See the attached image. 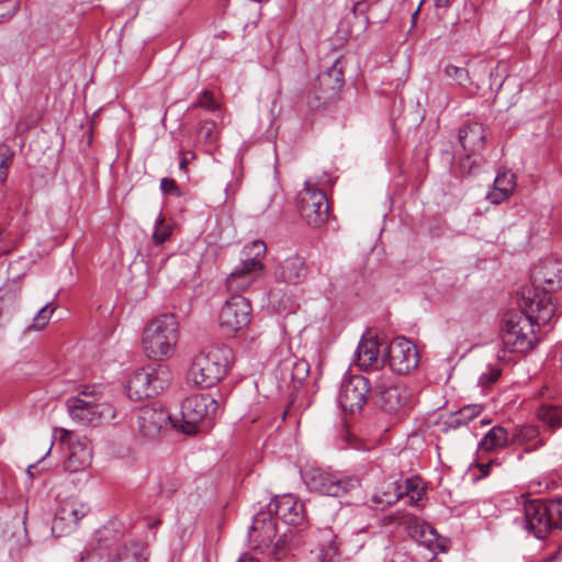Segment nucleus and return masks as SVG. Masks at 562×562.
Wrapping results in <instances>:
<instances>
[{"instance_id":"50","label":"nucleus","mask_w":562,"mask_h":562,"mask_svg":"<svg viewBox=\"0 0 562 562\" xmlns=\"http://www.w3.org/2000/svg\"><path fill=\"white\" fill-rule=\"evenodd\" d=\"M416 487L417 484L413 480H406L405 485H403L404 495L414 492Z\"/></svg>"},{"instance_id":"42","label":"nucleus","mask_w":562,"mask_h":562,"mask_svg":"<svg viewBox=\"0 0 562 562\" xmlns=\"http://www.w3.org/2000/svg\"><path fill=\"white\" fill-rule=\"evenodd\" d=\"M193 108H203L207 111L214 112L218 109V103L211 92L202 91L199 99L193 104Z\"/></svg>"},{"instance_id":"1","label":"nucleus","mask_w":562,"mask_h":562,"mask_svg":"<svg viewBox=\"0 0 562 562\" xmlns=\"http://www.w3.org/2000/svg\"><path fill=\"white\" fill-rule=\"evenodd\" d=\"M518 305L520 311H509L504 315L501 339L504 351L527 353L538 342L535 325L548 324L555 307L543 304L535 289H521Z\"/></svg>"},{"instance_id":"26","label":"nucleus","mask_w":562,"mask_h":562,"mask_svg":"<svg viewBox=\"0 0 562 562\" xmlns=\"http://www.w3.org/2000/svg\"><path fill=\"white\" fill-rule=\"evenodd\" d=\"M144 546L137 541L123 542L116 546L110 562H146Z\"/></svg>"},{"instance_id":"3","label":"nucleus","mask_w":562,"mask_h":562,"mask_svg":"<svg viewBox=\"0 0 562 562\" xmlns=\"http://www.w3.org/2000/svg\"><path fill=\"white\" fill-rule=\"evenodd\" d=\"M233 350L226 345H215L194 356L189 380L194 385L207 389L216 385L227 373Z\"/></svg>"},{"instance_id":"21","label":"nucleus","mask_w":562,"mask_h":562,"mask_svg":"<svg viewBox=\"0 0 562 562\" xmlns=\"http://www.w3.org/2000/svg\"><path fill=\"white\" fill-rule=\"evenodd\" d=\"M458 138L465 151L479 154L484 148L486 132L483 124L468 122L459 128Z\"/></svg>"},{"instance_id":"53","label":"nucleus","mask_w":562,"mask_h":562,"mask_svg":"<svg viewBox=\"0 0 562 562\" xmlns=\"http://www.w3.org/2000/svg\"><path fill=\"white\" fill-rule=\"evenodd\" d=\"M161 524V520L159 518L154 519L153 521L148 522L149 528H156Z\"/></svg>"},{"instance_id":"6","label":"nucleus","mask_w":562,"mask_h":562,"mask_svg":"<svg viewBox=\"0 0 562 562\" xmlns=\"http://www.w3.org/2000/svg\"><path fill=\"white\" fill-rule=\"evenodd\" d=\"M306 484L311 491L333 497L359 494L361 490L360 479L357 475L333 473L321 469H312L306 474Z\"/></svg>"},{"instance_id":"19","label":"nucleus","mask_w":562,"mask_h":562,"mask_svg":"<svg viewBox=\"0 0 562 562\" xmlns=\"http://www.w3.org/2000/svg\"><path fill=\"white\" fill-rule=\"evenodd\" d=\"M89 510V506L77 498L65 499L55 514L52 531L59 535L71 531Z\"/></svg>"},{"instance_id":"32","label":"nucleus","mask_w":562,"mask_h":562,"mask_svg":"<svg viewBox=\"0 0 562 562\" xmlns=\"http://www.w3.org/2000/svg\"><path fill=\"white\" fill-rule=\"evenodd\" d=\"M476 156L477 154L467 151V154L459 160L458 172L461 177L474 176L480 171L481 164Z\"/></svg>"},{"instance_id":"7","label":"nucleus","mask_w":562,"mask_h":562,"mask_svg":"<svg viewBox=\"0 0 562 562\" xmlns=\"http://www.w3.org/2000/svg\"><path fill=\"white\" fill-rule=\"evenodd\" d=\"M217 409L218 402L211 394H194L186 397L181 403L182 423L179 429L183 434H195L199 425L212 423Z\"/></svg>"},{"instance_id":"58","label":"nucleus","mask_w":562,"mask_h":562,"mask_svg":"<svg viewBox=\"0 0 562 562\" xmlns=\"http://www.w3.org/2000/svg\"><path fill=\"white\" fill-rule=\"evenodd\" d=\"M53 445H54V441H52L50 447L48 448L47 454L52 451Z\"/></svg>"},{"instance_id":"54","label":"nucleus","mask_w":562,"mask_h":562,"mask_svg":"<svg viewBox=\"0 0 562 562\" xmlns=\"http://www.w3.org/2000/svg\"><path fill=\"white\" fill-rule=\"evenodd\" d=\"M491 465H492V462H488L486 464H482L481 465V470H482L484 475H486L488 473L487 470H485V469H488Z\"/></svg>"},{"instance_id":"25","label":"nucleus","mask_w":562,"mask_h":562,"mask_svg":"<svg viewBox=\"0 0 562 562\" xmlns=\"http://www.w3.org/2000/svg\"><path fill=\"white\" fill-rule=\"evenodd\" d=\"M515 175L509 171H499L494 179L492 191L486 194V199L493 204H501L506 201L515 189Z\"/></svg>"},{"instance_id":"41","label":"nucleus","mask_w":562,"mask_h":562,"mask_svg":"<svg viewBox=\"0 0 562 562\" xmlns=\"http://www.w3.org/2000/svg\"><path fill=\"white\" fill-rule=\"evenodd\" d=\"M370 7L364 1H358L353 4L352 13L356 19H359V27L362 30H367L370 25L369 16L367 15V11Z\"/></svg>"},{"instance_id":"28","label":"nucleus","mask_w":562,"mask_h":562,"mask_svg":"<svg viewBox=\"0 0 562 562\" xmlns=\"http://www.w3.org/2000/svg\"><path fill=\"white\" fill-rule=\"evenodd\" d=\"M482 411L483 407L479 404L465 405L448 416L445 420V427L448 429H458L477 417Z\"/></svg>"},{"instance_id":"23","label":"nucleus","mask_w":562,"mask_h":562,"mask_svg":"<svg viewBox=\"0 0 562 562\" xmlns=\"http://www.w3.org/2000/svg\"><path fill=\"white\" fill-rule=\"evenodd\" d=\"M308 274L305 259L299 255L285 258L279 266V277L289 284L302 283Z\"/></svg>"},{"instance_id":"51","label":"nucleus","mask_w":562,"mask_h":562,"mask_svg":"<svg viewBox=\"0 0 562 562\" xmlns=\"http://www.w3.org/2000/svg\"><path fill=\"white\" fill-rule=\"evenodd\" d=\"M237 562H259V560L251 555L243 554Z\"/></svg>"},{"instance_id":"36","label":"nucleus","mask_w":562,"mask_h":562,"mask_svg":"<svg viewBox=\"0 0 562 562\" xmlns=\"http://www.w3.org/2000/svg\"><path fill=\"white\" fill-rule=\"evenodd\" d=\"M548 510L552 520V530H562V497L548 501Z\"/></svg>"},{"instance_id":"46","label":"nucleus","mask_w":562,"mask_h":562,"mask_svg":"<svg viewBox=\"0 0 562 562\" xmlns=\"http://www.w3.org/2000/svg\"><path fill=\"white\" fill-rule=\"evenodd\" d=\"M308 372V363L305 360H299L293 364L292 379L301 382L307 378Z\"/></svg>"},{"instance_id":"13","label":"nucleus","mask_w":562,"mask_h":562,"mask_svg":"<svg viewBox=\"0 0 562 562\" xmlns=\"http://www.w3.org/2000/svg\"><path fill=\"white\" fill-rule=\"evenodd\" d=\"M252 307L248 299L234 294L227 299L220 312L222 331L233 337L248 326L252 316Z\"/></svg>"},{"instance_id":"2","label":"nucleus","mask_w":562,"mask_h":562,"mask_svg":"<svg viewBox=\"0 0 562 562\" xmlns=\"http://www.w3.org/2000/svg\"><path fill=\"white\" fill-rule=\"evenodd\" d=\"M304 504L292 494L273 497L266 508L254 516L252 525L248 531L249 543L252 549L265 550L277 538V520L286 525L301 526L305 521Z\"/></svg>"},{"instance_id":"45","label":"nucleus","mask_w":562,"mask_h":562,"mask_svg":"<svg viewBox=\"0 0 562 562\" xmlns=\"http://www.w3.org/2000/svg\"><path fill=\"white\" fill-rule=\"evenodd\" d=\"M501 376V370L498 368H490L487 372L481 374L479 379V385L486 389L496 383Z\"/></svg>"},{"instance_id":"8","label":"nucleus","mask_w":562,"mask_h":562,"mask_svg":"<svg viewBox=\"0 0 562 562\" xmlns=\"http://www.w3.org/2000/svg\"><path fill=\"white\" fill-rule=\"evenodd\" d=\"M344 61L338 58L317 76L307 97L310 108L319 109L335 100L344 87Z\"/></svg>"},{"instance_id":"4","label":"nucleus","mask_w":562,"mask_h":562,"mask_svg":"<svg viewBox=\"0 0 562 562\" xmlns=\"http://www.w3.org/2000/svg\"><path fill=\"white\" fill-rule=\"evenodd\" d=\"M179 338V323L175 314L165 313L150 321L143 331V349L153 360L172 355Z\"/></svg>"},{"instance_id":"24","label":"nucleus","mask_w":562,"mask_h":562,"mask_svg":"<svg viewBox=\"0 0 562 562\" xmlns=\"http://www.w3.org/2000/svg\"><path fill=\"white\" fill-rule=\"evenodd\" d=\"M260 271L250 269L247 265L240 263L226 278V289L229 293L237 294L246 291L258 278Z\"/></svg>"},{"instance_id":"35","label":"nucleus","mask_w":562,"mask_h":562,"mask_svg":"<svg viewBox=\"0 0 562 562\" xmlns=\"http://www.w3.org/2000/svg\"><path fill=\"white\" fill-rule=\"evenodd\" d=\"M13 156V151L7 145H0V183L4 182L8 178Z\"/></svg>"},{"instance_id":"9","label":"nucleus","mask_w":562,"mask_h":562,"mask_svg":"<svg viewBox=\"0 0 562 562\" xmlns=\"http://www.w3.org/2000/svg\"><path fill=\"white\" fill-rule=\"evenodd\" d=\"M530 285L522 289H535L543 304L552 303L551 292L562 288V261L553 258H546L531 269Z\"/></svg>"},{"instance_id":"40","label":"nucleus","mask_w":562,"mask_h":562,"mask_svg":"<svg viewBox=\"0 0 562 562\" xmlns=\"http://www.w3.org/2000/svg\"><path fill=\"white\" fill-rule=\"evenodd\" d=\"M445 72L448 77L453 79L458 85L465 87L470 81L469 72L463 67H457L454 65H447Z\"/></svg>"},{"instance_id":"49","label":"nucleus","mask_w":562,"mask_h":562,"mask_svg":"<svg viewBox=\"0 0 562 562\" xmlns=\"http://www.w3.org/2000/svg\"><path fill=\"white\" fill-rule=\"evenodd\" d=\"M19 8H20V2H16L10 11L0 13V23L11 20L19 11Z\"/></svg>"},{"instance_id":"37","label":"nucleus","mask_w":562,"mask_h":562,"mask_svg":"<svg viewBox=\"0 0 562 562\" xmlns=\"http://www.w3.org/2000/svg\"><path fill=\"white\" fill-rule=\"evenodd\" d=\"M171 227L165 223L162 216H158L156 220L155 231L153 233V239L156 245L164 244L171 235Z\"/></svg>"},{"instance_id":"14","label":"nucleus","mask_w":562,"mask_h":562,"mask_svg":"<svg viewBox=\"0 0 562 562\" xmlns=\"http://www.w3.org/2000/svg\"><path fill=\"white\" fill-rule=\"evenodd\" d=\"M74 432L65 428H55L53 438H58L60 443H67L69 456L64 463L66 471L76 473L91 464L92 452L87 438L72 442Z\"/></svg>"},{"instance_id":"44","label":"nucleus","mask_w":562,"mask_h":562,"mask_svg":"<svg viewBox=\"0 0 562 562\" xmlns=\"http://www.w3.org/2000/svg\"><path fill=\"white\" fill-rule=\"evenodd\" d=\"M81 562H110V554L102 547L94 548L81 558Z\"/></svg>"},{"instance_id":"10","label":"nucleus","mask_w":562,"mask_h":562,"mask_svg":"<svg viewBox=\"0 0 562 562\" xmlns=\"http://www.w3.org/2000/svg\"><path fill=\"white\" fill-rule=\"evenodd\" d=\"M296 206L301 217L308 226L319 227L327 222L329 204L323 190L305 182V187L296 196Z\"/></svg>"},{"instance_id":"47","label":"nucleus","mask_w":562,"mask_h":562,"mask_svg":"<svg viewBox=\"0 0 562 562\" xmlns=\"http://www.w3.org/2000/svg\"><path fill=\"white\" fill-rule=\"evenodd\" d=\"M179 154H180L179 168H180V170H183L184 172H187L188 171L187 168H188V164H189L188 156H190V159H194L195 154L192 151H183V150H180Z\"/></svg>"},{"instance_id":"15","label":"nucleus","mask_w":562,"mask_h":562,"mask_svg":"<svg viewBox=\"0 0 562 562\" xmlns=\"http://www.w3.org/2000/svg\"><path fill=\"white\" fill-rule=\"evenodd\" d=\"M522 522L525 529L537 539H544L552 531V520L549 517L548 502L528 499L522 502Z\"/></svg>"},{"instance_id":"22","label":"nucleus","mask_w":562,"mask_h":562,"mask_svg":"<svg viewBox=\"0 0 562 562\" xmlns=\"http://www.w3.org/2000/svg\"><path fill=\"white\" fill-rule=\"evenodd\" d=\"M380 346L378 338L362 337L356 349V364L361 370L378 369L380 360Z\"/></svg>"},{"instance_id":"55","label":"nucleus","mask_w":562,"mask_h":562,"mask_svg":"<svg viewBox=\"0 0 562 562\" xmlns=\"http://www.w3.org/2000/svg\"><path fill=\"white\" fill-rule=\"evenodd\" d=\"M425 529H427L431 535L436 536V530L431 526L426 525Z\"/></svg>"},{"instance_id":"31","label":"nucleus","mask_w":562,"mask_h":562,"mask_svg":"<svg viewBox=\"0 0 562 562\" xmlns=\"http://www.w3.org/2000/svg\"><path fill=\"white\" fill-rule=\"evenodd\" d=\"M181 485V480L173 472H161L156 477L157 493L167 498L171 497Z\"/></svg>"},{"instance_id":"48","label":"nucleus","mask_w":562,"mask_h":562,"mask_svg":"<svg viewBox=\"0 0 562 562\" xmlns=\"http://www.w3.org/2000/svg\"><path fill=\"white\" fill-rule=\"evenodd\" d=\"M11 246L9 234L0 226V251H8Z\"/></svg>"},{"instance_id":"39","label":"nucleus","mask_w":562,"mask_h":562,"mask_svg":"<svg viewBox=\"0 0 562 562\" xmlns=\"http://www.w3.org/2000/svg\"><path fill=\"white\" fill-rule=\"evenodd\" d=\"M199 137L206 144H213L216 140V124L214 121L205 120L200 123L198 130Z\"/></svg>"},{"instance_id":"29","label":"nucleus","mask_w":562,"mask_h":562,"mask_svg":"<svg viewBox=\"0 0 562 562\" xmlns=\"http://www.w3.org/2000/svg\"><path fill=\"white\" fill-rule=\"evenodd\" d=\"M318 548L324 560H331L340 554V542L330 527L318 529Z\"/></svg>"},{"instance_id":"52","label":"nucleus","mask_w":562,"mask_h":562,"mask_svg":"<svg viewBox=\"0 0 562 562\" xmlns=\"http://www.w3.org/2000/svg\"><path fill=\"white\" fill-rule=\"evenodd\" d=\"M442 153L447 155V159H448L449 161H451V160H452L453 155H452V153H451V150H450V146H449V145H447V148H446V149H443V150H442Z\"/></svg>"},{"instance_id":"34","label":"nucleus","mask_w":562,"mask_h":562,"mask_svg":"<svg viewBox=\"0 0 562 562\" xmlns=\"http://www.w3.org/2000/svg\"><path fill=\"white\" fill-rule=\"evenodd\" d=\"M539 417L551 427H560L562 426V407L543 406Z\"/></svg>"},{"instance_id":"20","label":"nucleus","mask_w":562,"mask_h":562,"mask_svg":"<svg viewBox=\"0 0 562 562\" xmlns=\"http://www.w3.org/2000/svg\"><path fill=\"white\" fill-rule=\"evenodd\" d=\"M537 435V430L532 427L520 429L517 434L509 436L508 431L502 426L491 428L479 443V449L484 451H493L504 448L516 442H524Z\"/></svg>"},{"instance_id":"43","label":"nucleus","mask_w":562,"mask_h":562,"mask_svg":"<svg viewBox=\"0 0 562 562\" xmlns=\"http://www.w3.org/2000/svg\"><path fill=\"white\" fill-rule=\"evenodd\" d=\"M160 190L164 194L180 198L183 195L180 187L172 178L165 177L160 180Z\"/></svg>"},{"instance_id":"38","label":"nucleus","mask_w":562,"mask_h":562,"mask_svg":"<svg viewBox=\"0 0 562 562\" xmlns=\"http://www.w3.org/2000/svg\"><path fill=\"white\" fill-rule=\"evenodd\" d=\"M53 313L54 308H50V304L47 303L34 316L32 324L29 326V329L42 330L49 322Z\"/></svg>"},{"instance_id":"59","label":"nucleus","mask_w":562,"mask_h":562,"mask_svg":"<svg viewBox=\"0 0 562 562\" xmlns=\"http://www.w3.org/2000/svg\"><path fill=\"white\" fill-rule=\"evenodd\" d=\"M418 12H419V9H417V10L415 11V13L413 14V18H415V16L418 14Z\"/></svg>"},{"instance_id":"30","label":"nucleus","mask_w":562,"mask_h":562,"mask_svg":"<svg viewBox=\"0 0 562 562\" xmlns=\"http://www.w3.org/2000/svg\"><path fill=\"white\" fill-rule=\"evenodd\" d=\"M267 251V246L263 240H254L244 247L245 258L243 263L247 265L250 269L262 271L263 265L261 262Z\"/></svg>"},{"instance_id":"33","label":"nucleus","mask_w":562,"mask_h":562,"mask_svg":"<svg viewBox=\"0 0 562 562\" xmlns=\"http://www.w3.org/2000/svg\"><path fill=\"white\" fill-rule=\"evenodd\" d=\"M369 531L367 527H363L356 531L350 539L345 542V550L349 553L359 552L369 540Z\"/></svg>"},{"instance_id":"18","label":"nucleus","mask_w":562,"mask_h":562,"mask_svg":"<svg viewBox=\"0 0 562 562\" xmlns=\"http://www.w3.org/2000/svg\"><path fill=\"white\" fill-rule=\"evenodd\" d=\"M138 427L140 432L148 438H156L160 431L168 425L177 428L178 425L171 417L170 413L161 405L151 404L144 406L138 415Z\"/></svg>"},{"instance_id":"56","label":"nucleus","mask_w":562,"mask_h":562,"mask_svg":"<svg viewBox=\"0 0 562 562\" xmlns=\"http://www.w3.org/2000/svg\"><path fill=\"white\" fill-rule=\"evenodd\" d=\"M281 542H282V539H281V538H279V539L277 540V542H276V548H277V549L281 548Z\"/></svg>"},{"instance_id":"27","label":"nucleus","mask_w":562,"mask_h":562,"mask_svg":"<svg viewBox=\"0 0 562 562\" xmlns=\"http://www.w3.org/2000/svg\"><path fill=\"white\" fill-rule=\"evenodd\" d=\"M403 496V484L400 481L385 482L382 491L372 496V502L385 508L397 503Z\"/></svg>"},{"instance_id":"12","label":"nucleus","mask_w":562,"mask_h":562,"mask_svg":"<svg viewBox=\"0 0 562 562\" xmlns=\"http://www.w3.org/2000/svg\"><path fill=\"white\" fill-rule=\"evenodd\" d=\"M373 389L368 378L359 374L345 376L338 392V403L344 412L359 413L367 404Z\"/></svg>"},{"instance_id":"16","label":"nucleus","mask_w":562,"mask_h":562,"mask_svg":"<svg viewBox=\"0 0 562 562\" xmlns=\"http://www.w3.org/2000/svg\"><path fill=\"white\" fill-rule=\"evenodd\" d=\"M66 406L71 418L83 425H95L103 419L114 418L113 407L105 403L88 402L74 396L67 400Z\"/></svg>"},{"instance_id":"57","label":"nucleus","mask_w":562,"mask_h":562,"mask_svg":"<svg viewBox=\"0 0 562 562\" xmlns=\"http://www.w3.org/2000/svg\"><path fill=\"white\" fill-rule=\"evenodd\" d=\"M481 423H482L483 425H487V424H490L491 422H490L488 419H482V422H481Z\"/></svg>"},{"instance_id":"17","label":"nucleus","mask_w":562,"mask_h":562,"mask_svg":"<svg viewBox=\"0 0 562 562\" xmlns=\"http://www.w3.org/2000/svg\"><path fill=\"white\" fill-rule=\"evenodd\" d=\"M409 393L404 385L385 379L375 382L372 393L374 404L386 413H396L406 405Z\"/></svg>"},{"instance_id":"11","label":"nucleus","mask_w":562,"mask_h":562,"mask_svg":"<svg viewBox=\"0 0 562 562\" xmlns=\"http://www.w3.org/2000/svg\"><path fill=\"white\" fill-rule=\"evenodd\" d=\"M419 362L416 346L404 337L394 338L384 348L381 363L387 364L397 374H407L414 370Z\"/></svg>"},{"instance_id":"5","label":"nucleus","mask_w":562,"mask_h":562,"mask_svg":"<svg viewBox=\"0 0 562 562\" xmlns=\"http://www.w3.org/2000/svg\"><path fill=\"white\" fill-rule=\"evenodd\" d=\"M171 381V373L164 364L148 366L136 370L127 381L126 394L133 401H143L158 395Z\"/></svg>"}]
</instances>
